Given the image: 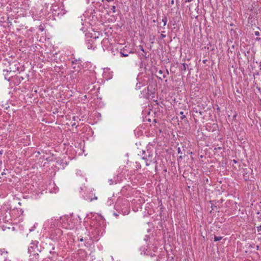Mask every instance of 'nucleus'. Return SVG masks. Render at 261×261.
Returning <instances> with one entry per match:
<instances>
[{
  "instance_id": "f3484780",
  "label": "nucleus",
  "mask_w": 261,
  "mask_h": 261,
  "mask_svg": "<svg viewBox=\"0 0 261 261\" xmlns=\"http://www.w3.org/2000/svg\"><path fill=\"white\" fill-rule=\"evenodd\" d=\"M170 4L171 5H173V4H174V0H171V2H170Z\"/></svg>"
},
{
  "instance_id": "1a4fd4ad",
  "label": "nucleus",
  "mask_w": 261,
  "mask_h": 261,
  "mask_svg": "<svg viewBox=\"0 0 261 261\" xmlns=\"http://www.w3.org/2000/svg\"><path fill=\"white\" fill-rule=\"evenodd\" d=\"M55 232H56L57 234H58L59 236L61 235V234H62V232L61 230V229H56V230H55Z\"/></svg>"
},
{
  "instance_id": "cd10ccee",
  "label": "nucleus",
  "mask_w": 261,
  "mask_h": 261,
  "mask_svg": "<svg viewBox=\"0 0 261 261\" xmlns=\"http://www.w3.org/2000/svg\"><path fill=\"white\" fill-rule=\"evenodd\" d=\"M4 174H5L4 172L2 173V175H3Z\"/></svg>"
},
{
  "instance_id": "dca6fc26",
  "label": "nucleus",
  "mask_w": 261,
  "mask_h": 261,
  "mask_svg": "<svg viewBox=\"0 0 261 261\" xmlns=\"http://www.w3.org/2000/svg\"><path fill=\"white\" fill-rule=\"evenodd\" d=\"M144 53V54L143 55V56L145 57V58H147V56H146V53L145 51L143 52Z\"/></svg>"
},
{
  "instance_id": "20e7f679",
  "label": "nucleus",
  "mask_w": 261,
  "mask_h": 261,
  "mask_svg": "<svg viewBox=\"0 0 261 261\" xmlns=\"http://www.w3.org/2000/svg\"><path fill=\"white\" fill-rule=\"evenodd\" d=\"M0 256L5 259L4 261H11L8 258V252L5 248L0 249Z\"/></svg>"
},
{
  "instance_id": "39448f33",
  "label": "nucleus",
  "mask_w": 261,
  "mask_h": 261,
  "mask_svg": "<svg viewBox=\"0 0 261 261\" xmlns=\"http://www.w3.org/2000/svg\"><path fill=\"white\" fill-rule=\"evenodd\" d=\"M96 46L94 44V41L92 40H89L87 43V47L89 49H94Z\"/></svg>"
},
{
  "instance_id": "393cba45",
  "label": "nucleus",
  "mask_w": 261,
  "mask_h": 261,
  "mask_svg": "<svg viewBox=\"0 0 261 261\" xmlns=\"http://www.w3.org/2000/svg\"><path fill=\"white\" fill-rule=\"evenodd\" d=\"M256 249H257V250H258V249H259V246H256Z\"/></svg>"
},
{
  "instance_id": "a878e982",
  "label": "nucleus",
  "mask_w": 261,
  "mask_h": 261,
  "mask_svg": "<svg viewBox=\"0 0 261 261\" xmlns=\"http://www.w3.org/2000/svg\"><path fill=\"white\" fill-rule=\"evenodd\" d=\"M159 72L161 74L162 73V70H160Z\"/></svg>"
},
{
  "instance_id": "2eb2a0df",
  "label": "nucleus",
  "mask_w": 261,
  "mask_h": 261,
  "mask_svg": "<svg viewBox=\"0 0 261 261\" xmlns=\"http://www.w3.org/2000/svg\"><path fill=\"white\" fill-rule=\"evenodd\" d=\"M255 35L257 36H259L260 35V33L259 32H258V31H256L255 32Z\"/></svg>"
},
{
  "instance_id": "412c9836",
  "label": "nucleus",
  "mask_w": 261,
  "mask_h": 261,
  "mask_svg": "<svg viewBox=\"0 0 261 261\" xmlns=\"http://www.w3.org/2000/svg\"><path fill=\"white\" fill-rule=\"evenodd\" d=\"M178 153H180V149L179 148H178Z\"/></svg>"
},
{
  "instance_id": "0eeeda50",
  "label": "nucleus",
  "mask_w": 261,
  "mask_h": 261,
  "mask_svg": "<svg viewBox=\"0 0 261 261\" xmlns=\"http://www.w3.org/2000/svg\"><path fill=\"white\" fill-rule=\"evenodd\" d=\"M149 87H147V89H146V88H145L144 90H143V92H144V94H143V96H149L150 94L149 93Z\"/></svg>"
},
{
  "instance_id": "b1692460",
  "label": "nucleus",
  "mask_w": 261,
  "mask_h": 261,
  "mask_svg": "<svg viewBox=\"0 0 261 261\" xmlns=\"http://www.w3.org/2000/svg\"><path fill=\"white\" fill-rule=\"evenodd\" d=\"M162 37L163 38H164V37H165V35H163V34H162Z\"/></svg>"
},
{
  "instance_id": "4be33fe9",
  "label": "nucleus",
  "mask_w": 261,
  "mask_h": 261,
  "mask_svg": "<svg viewBox=\"0 0 261 261\" xmlns=\"http://www.w3.org/2000/svg\"><path fill=\"white\" fill-rule=\"evenodd\" d=\"M110 181L111 182L110 184L111 185L113 182L112 179H110Z\"/></svg>"
},
{
  "instance_id": "f8f14e48",
  "label": "nucleus",
  "mask_w": 261,
  "mask_h": 261,
  "mask_svg": "<svg viewBox=\"0 0 261 261\" xmlns=\"http://www.w3.org/2000/svg\"><path fill=\"white\" fill-rule=\"evenodd\" d=\"M180 114L181 115V116L180 117V119L181 120H183L184 118H186V116L184 114V112L182 111H181L180 112Z\"/></svg>"
},
{
  "instance_id": "6ab92c4d",
  "label": "nucleus",
  "mask_w": 261,
  "mask_h": 261,
  "mask_svg": "<svg viewBox=\"0 0 261 261\" xmlns=\"http://www.w3.org/2000/svg\"><path fill=\"white\" fill-rule=\"evenodd\" d=\"M97 197H95L93 199H91L90 201H91L93 199H97Z\"/></svg>"
},
{
  "instance_id": "7ed1b4c3",
  "label": "nucleus",
  "mask_w": 261,
  "mask_h": 261,
  "mask_svg": "<svg viewBox=\"0 0 261 261\" xmlns=\"http://www.w3.org/2000/svg\"><path fill=\"white\" fill-rule=\"evenodd\" d=\"M142 159L145 160L146 165L148 166L152 162V155L149 153L148 155L143 156Z\"/></svg>"
},
{
  "instance_id": "a211bd4d",
  "label": "nucleus",
  "mask_w": 261,
  "mask_h": 261,
  "mask_svg": "<svg viewBox=\"0 0 261 261\" xmlns=\"http://www.w3.org/2000/svg\"><path fill=\"white\" fill-rule=\"evenodd\" d=\"M244 178L245 179V180H247V178H248V176H245V175H244Z\"/></svg>"
},
{
  "instance_id": "423d86ee",
  "label": "nucleus",
  "mask_w": 261,
  "mask_h": 261,
  "mask_svg": "<svg viewBox=\"0 0 261 261\" xmlns=\"http://www.w3.org/2000/svg\"><path fill=\"white\" fill-rule=\"evenodd\" d=\"M120 53L121 54V57H126L128 56L129 54H130V52L129 51H127L126 49L123 48V49L121 50Z\"/></svg>"
},
{
  "instance_id": "f257e3e1",
  "label": "nucleus",
  "mask_w": 261,
  "mask_h": 261,
  "mask_svg": "<svg viewBox=\"0 0 261 261\" xmlns=\"http://www.w3.org/2000/svg\"><path fill=\"white\" fill-rule=\"evenodd\" d=\"M28 250V253L30 254V256H31L32 255H33L32 259H38L39 254L37 252L38 249H37V246L36 243L33 242L31 243Z\"/></svg>"
},
{
  "instance_id": "f03ea898",
  "label": "nucleus",
  "mask_w": 261,
  "mask_h": 261,
  "mask_svg": "<svg viewBox=\"0 0 261 261\" xmlns=\"http://www.w3.org/2000/svg\"><path fill=\"white\" fill-rule=\"evenodd\" d=\"M57 223V221L56 219L51 218L45 223L44 225L49 228H54L56 226Z\"/></svg>"
},
{
  "instance_id": "5701e85b",
  "label": "nucleus",
  "mask_w": 261,
  "mask_h": 261,
  "mask_svg": "<svg viewBox=\"0 0 261 261\" xmlns=\"http://www.w3.org/2000/svg\"><path fill=\"white\" fill-rule=\"evenodd\" d=\"M80 241L81 242H83V238H81V239H80Z\"/></svg>"
},
{
  "instance_id": "aec40b11",
  "label": "nucleus",
  "mask_w": 261,
  "mask_h": 261,
  "mask_svg": "<svg viewBox=\"0 0 261 261\" xmlns=\"http://www.w3.org/2000/svg\"><path fill=\"white\" fill-rule=\"evenodd\" d=\"M259 69H260V70L261 71V61H260V62L259 63Z\"/></svg>"
},
{
  "instance_id": "9d476101",
  "label": "nucleus",
  "mask_w": 261,
  "mask_h": 261,
  "mask_svg": "<svg viewBox=\"0 0 261 261\" xmlns=\"http://www.w3.org/2000/svg\"><path fill=\"white\" fill-rule=\"evenodd\" d=\"M222 239V237H217V236H215V237H214V241H215V242L219 241H220Z\"/></svg>"
},
{
  "instance_id": "bb28decb",
  "label": "nucleus",
  "mask_w": 261,
  "mask_h": 261,
  "mask_svg": "<svg viewBox=\"0 0 261 261\" xmlns=\"http://www.w3.org/2000/svg\"><path fill=\"white\" fill-rule=\"evenodd\" d=\"M114 215L116 216H118V214H116V213H114Z\"/></svg>"
},
{
  "instance_id": "4468645a",
  "label": "nucleus",
  "mask_w": 261,
  "mask_h": 261,
  "mask_svg": "<svg viewBox=\"0 0 261 261\" xmlns=\"http://www.w3.org/2000/svg\"><path fill=\"white\" fill-rule=\"evenodd\" d=\"M139 49H140L141 51H142L143 52H144V51H144V48H143V46H141V45H139Z\"/></svg>"
},
{
  "instance_id": "9b49d317",
  "label": "nucleus",
  "mask_w": 261,
  "mask_h": 261,
  "mask_svg": "<svg viewBox=\"0 0 261 261\" xmlns=\"http://www.w3.org/2000/svg\"><path fill=\"white\" fill-rule=\"evenodd\" d=\"M142 86V84L140 83H137L136 89H141Z\"/></svg>"
},
{
  "instance_id": "ddd939ff",
  "label": "nucleus",
  "mask_w": 261,
  "mask_h": 261,
  "mask_svg": "<svg viewBox=\"0 0 261 261\" xmlns=\"http://www.w3.org/2000/svg\"><path fill=\"white\" fill-rule=\"evenodd\" d=\"M111 10H112L113 13H115L116 12V7L115 6H112Z\"/></svg>"
},
{
  "instance_id": "6e6552de",
  "label": "nucleus",
  "mask_w": 261,
  "mask_h": 261,
  "mask_svg": "<svg viewBox=\"0 0 261 261\" xmlns=\"http://www.w3.org/2000/svg\"><path fill=\"white\" fill-rule=\"evenodd\" d=\"M162 22H164V26H165L167 24V16H164L162 20Z\"/></svg>"
}]
</instances>
